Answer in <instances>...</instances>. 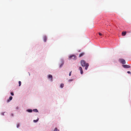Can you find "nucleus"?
<instances>
[{"label": "nucleus", "mask_w": 131, "mask_h": 131, "mask_svg": "<svg viewBox=\"0 0 131 131\" xmlns=\"http://www.w3.org/2000/svg\"><path fill=\"white\" fill-rule=\"evenodd\" d=\"M127 73H129H129H130V71H128L127 72Z\"/></svg>", "instance_id": "aec40b11"}, {"label": "nucleus", "mask_w": 131, "mask_h": 131, "mask_svg": "<svg viewBox=\"0 0 131 131\" xmlns=\"http://www.w3.org/2000/svg\"><path fill=\"white\" fill-rule=\"evenodd\" d=\"M33 111L35 112H38V110L37 109H34L33 110Z\"/></svg>", "instance_id": "f8f14e48"}, {"label": "nucleus", "mask_w": 131, "mask_h": 131, "mask_svg": "<svg viewBox=\"0 0 131 131\" xmlns=\"http://www.w3.org/2000/svg\"><path fill=\"white\" fill-rule=\"evenodd\" d=\"M57 130L56 128H55L54 131H57Z\"/></svg>", "instance_id": "dca6fc26"}, {"label": "nucleus", "mask_w": 131, "mask_h": 131, "mask_svg": "<svg viewBox=\"0 0 131 131\" xmlns=\"http://www.w3.org/2000/svg\"><path fill=\"white\" fill-rule=\"evenodd\" d=\"M64 86V84H63V83H61V85H60V87L61 88H62Z\"/></svg>", "instance_id": "9d476101"}, {"label": "nucleus", "mask_w": 131, "mask_h": 131, "mask_svg": "<svg viewBox=\"0 0 131 131\" xmlns=\"http://www.w3.org/2000/svg\"><path fill=\"white\" fill-rule=\"evenodd\" d=\"M79 69L80 71V73L81 74H82L83 73V71L82 67H80L79 68Z\"/></svg>", "instance_id": "20e7f679"}, {"label": "nucleus", "mask_w": 131, "mask_h": 131, "mask_svg": "<svg viewBox=\"0 0 131 131\" xmlns=\"http://www.w3.org/2000/svg\"><path fill=\"white\" fill-rule=\"evenodd\" d=\"M63 63H62V64H61L60 66V67H62V66L63 65Z\"/></svg>", "instance_id": "6ab92c4d"}, {"label": "nucleus", "mask_w": 131, "mask_h": 131, "mask_svg": "<svg viewBox=\"0 0 131 131\" xmlns=\"http://www.w3.org/2000/svg\"><path fill=\"white\" fill-rule=\"evenodd\" d=\"M73 81L72 80V79H70V80H69V82H70V81Z\"/></svg>", "instance_id": "a211bd4d"}, {"label": "nucleus", "mask_w": 131, "mask_h": 131, "mask_svg": "<svg viewBox=\"0 0 131 131\" xmlns=\"http://www.w3.org/2000/svg\"><path fill=\"white\" fill-rule=\"evenodd\" d=\"M99 35H100V36H102V34H101V33L99 32Z\"/></svg>", "instance_id": "f3484780"}, {"label": "nucleus", "mask_w": 131, "mask_h": 131, "mask_svg": "<svg viewBox=\"0 0 131 131\" xmlns=\"http://www.w3.org/2000/svg\"><path fill=\"white\" fill-rule=\"evenodd\" d=\"M71 71L70 72L69 75L70 76L71 75Z\"/></svg>", "instance_id": "2eb2a0df"}, {"label": "nucleus", "mask_w": 131, "mask_h": 131, "mask_svg": "<svg viewBox=\"0 0 131 131\" xmlns=\"http://www.w3.org/2000/svg\"><path fill=\"white\" fill-rule=\"evenodd\" d=\"M81 66L83 67H84L86 65L85 61L84 60H82L81 61Z\"/></svg>", "instance_id": "f257e3e1"}, {"label": "nucleus", "mask_w": 131, "mask_h": 131, "mask_svg": "<svg viewBox=\"0 0 131 131\" xmlns=\"http://www.w3.org/2000/svg\"><path fill=\"white\" fill-rule=\"evenodd\" d=\"M89 66V64L88 63H86V65H85V69L86 70L88 69V68Z\"/></svg>", "instance_id": "0eeeda50"}, {"label": "nucleus", "mask_w": 131, "mask_h": 131, "mask_svg": "<svg viewBox=\"0 0 131 131\" xmlns=\"http://www.w3.org/2000/svg\"><path fill=\"white\" fill-rule=\"evenodd\" d=\"M27 111L29 112H31L32 111V110H27Z\"/></svg>", "instance_id": "9b49d317"}, {"label": "nucleus", "mask_w": 131, "mask_h": 131, "mask_svg": "<svg viewBox=\"0 0 131 131\" xmlns=\"http://www.w3.org/2000/svg\"><path fill=\"white\" fill-rule=\"evenodd\" d=\"M126 31H123L122 32V36H125L126 34Z\"/></svg>", "instance_id": "6e6552de"}, {"label": "nucleus", "mask_w": 131, "mask_h": 131, "mask_svg": "<svg viewBox=\"0 0 131 131\" xmlns=\"http://www.w3.org/2000/svg\"><path fill=\"white\" fill-rule=\"evenodd\" d=\"M38 121V119H36V120H34V122H37V121Z\"/></svg>", "instance_id": "4468645a"}, {"label": "nucleus", "mask_w": 131, "mask_h": 131, "mask_svg": "<svg viewBox=\"0 0 131 131\" xmlns=\"http://www.w3.org/2000/svg\"><path fill=\"white\" fill-rule=\"evenodd\" d=\"M123 66L124 68H130V66L126 65H123Z\"/></svg>", "instance_id": "7ed1b4c3"}, {"label": "nucleus", "mask_w": 131, "mask_h": 131, "mask_svg": "<svg viewBox=\"0 0 131 131\" xmlns=\"http://www.w3.org/2000/svg\"><path fill=\"white\" fill-rule=\"evenodd\" d=\"M119 61L123 64H125L126 63V62L125 60L123 59H119Z\"/></svg>", "instance_id": "f03ea898"}, {"label": "nucleus", "mask_w": 131, "mask_h": 131, "mask_svg": "<svg viewBox=\"0 0 131 131\" xmlns=\"http://www.w3.org/2000/svg\"><path fill=\"white\" fill-rule=\"evenodd\" d=\"M75 57V56L74 55H70L69 57H70V58H71V57Z\"/></svg>", "instance_id": "ddd939ff"}, {"label": "nucleus", "mask_w": 131, "mask_h": 131, "mask_svg": "<svg viewBox=\"0 0 131 131\" xmlns=\"http://www.w3.org/2000/svg\"><path fill=\"white\" fill-rule=\"evenodd\" d=\"M84 54V53H81L79 55V57H82Z\"/></svg>", "instance_id": "1a4fd4ad"}, {"label": "nucleus", "mask_w": 131, "mask_h": 131, "mask_svg": "<svg viewBox=\"0 0 131 131\" xmlns=\"http://www.w3.org/2000/svg\"><path fill=\"white\" fill-rule=\"evenodd\" d=\"M48 78L49 79H50L51 81H52V76L51 75H50V74L49 75H48Z\"/></svg>", "instance_id": "39448f33"}, {"label": "nucleus", "mask_w": 131, "mask_h": 131, "mask_svg": "<svg viewBox=\"0 0 131 131\" xmlns=\"http://www.w3.org/2000/svg\"><path fill=\"white\" fill-rule=\"evenodd\" d=\"M43 40L44 42H46V41L47 38L46 36H44L43 37Z\"/></svg>", "instance_id": "423d86ee"}]
</instances>
